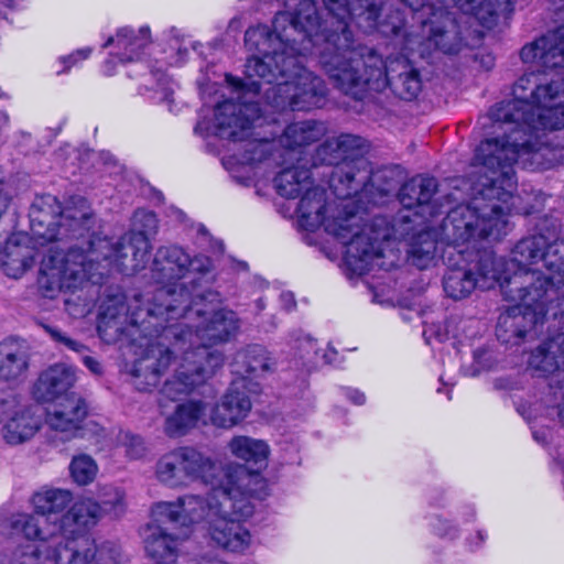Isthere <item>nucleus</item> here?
<instances>
[{"instance_id": "1", "label": "nucleus", "mask_w": 564, "mask_h": 564, "mask_svg": "<svg viewBox=\"0 0 564 564\" xmlns=\"http://www.w3.org/2000/svg\"><path fill=\"white\" fill-rule=\"evenodd\" d=\"M490 120L495 135L481 141L474 156L471 200L451 209L442 226L449 245L443 289L456 301L468 297L476 289L489 290L499 284L503 267V258L488 251L467 259V249L462 247L485 238L500 239L510 230L512 212L529 215L539 212L544 204V194L536 193L529 206L518 205L521 198L513 196L517 185L513 164L521 162L524 167L549 169L555 160L547 145L536 143L513 126Z\"/></svg>"}, {"instance_id": "2", "label": "nucleus", "mask_w": 564, "mask_h": 564, "mask_svg": "<svg viewBox=\"0 0 564 564\" xmlns=\"http://www.w3.org/2000/svg\"><path fill=\"white\" fill-rule=\"evenodd\" d=\"M288 1L284 0V10L274 15L272 29L259 24L246 31V47L253 53L245 65L246 78L226 76V82L239 94V100L218 104L212 122L205 119L197 122L196 134L203 138L213 134L234 142L251 137L252 130L262 127L267 119L261 117L258 102L248 99L249 94L264 91L267 106L278 112L310 111L325 104V82L300 61L306 55L315 56L317 47L305 48L301 32L288 28L291 22L278 28V17L291 10ZM313 1L319 14L316 0Z\"/></svg>"}, {"instance_id": "3", "label": "nucleus", "mask_w": 564, "mask_h": 564, "mask_svg": "<svg viewBox=\"0 0 564 564\" xmlns=\"http://www.w3.org/2000/svg\"><path fill=\"white\" fill-rule=\"evenodd\" d=\"M171 297L162 325L131 343L134 360L127 365V372L138 390L147 391L156 388L180 360L162 388V393L174 400L205 384L223 367V352L208 346L228 341L238 333L240 321L234 311L217 307V292L207 291L195 299L181 292L180 299Z\"/></svg>"}, {"instance_id": "4", "label": "nucleus", "mask_w": 564, "mask_h": 564, "mask_svg": "<svg viewBox=\"0 0 564 564\" xmlns=\"http://www.w3.org/2000/svg\"><path fill=\"white\" fill-rule=\"evenodd\" d=\"M520 57L543 72L524 73L513 85V98L495 105L488 118L540 143L544 131L564 129V24L525 44Z\"/></svg>"}, {"instance_id": "5", "label": "nucleus", "mask_w": 564, "mask_h": 564, "mask_svg": "<svg viewBox=\"0 0 564 564\" xmlns=\"http://www.w3.org/2000/svg\"><path fill=\"white\" fill-rule=\"evenodd\" d=\"M499 285L505 300L516 303L499 317V328L522 338L542 322L547 306L564 297V240L551 243L542 235L520 240L512 258L503 259Z\"/></svg>"}, {"instance_id": "6", "label": "nucleus", "mask_w": 564, "mask_h": 564, "mask_svg": "<svg viewBox=\"0 0 564 564\" xmlns=\"http://www.w3.org/2000/svg\"><path fill=\"white\" fill-rule=\"evenodd\" d=\"M328 18L318 17L313 0H289L291 10L276 19L278 28L291 22L290 30L300 31L305 39V48L317 47L315 57L322 66V53L327 52L335 59L351 56L367 58L366 46L357 45L351 25L365 33L379 31L386 36L405 34V20L400 10H389L383 21L379 17L383 0H323Z\"/></svg>"}, {"instance_id": "7", "label": "nucleus", "mask_w": 564, "mask_h": 564, "mask_svg": "<svg viewBox=\"0 0 564 564\" xmlns=\"http://www.w3.org/2000/svg\"><path fill=\"white\" fill-rule=\"evenodd\" d=\"M94 224L91 213L89 229L84 236L74 237L89 238L86 250L78 246L70 247L67 252L51 248L43 258L37 280L43 296L54 299L61 292L83 289L88 282L97 284L104 275L100 269H115L130 275L145 268L151 246L144 234L128 232L111 242L106 237L89 234Z\"/></svg>"}, {"instance_id": "8", "label": "nucleus", "mask_w": 564, "mask_h": 564, "mask_svg": "<svg viewBox=\"0 0 564 564\" xmlns=\"http://www.w3.org/2000/svg\"><path fill=\"white\" fill-rule=\"evenodd\" d=\"M299 223L305 230H324L346 247L345 264L357 275H364L375 268L390 270L398 257L387 253L382 243H389L391 229L382 217H376L371 225H361V217L347 204H326V192L311 186L301 197L297 207Z\"/></svg>"}, {"instance_id": "9", "label": "nucleus", "mask_w": 564, "mask_h": 564, "mask_svg": "<svg viewBox=\"0 0 564 564\" xmlns=\"http://www.w3.org/2000/svg\"><path fill=\"white\" fill-rule=\"evenodd\" d=\"M189 267L191 257L182 247H160L151 271L155 282L163 285L148 300L147 307L142 306L141 295L133 296L129 302L123 294L108 296L100 306L97 326L100 338L107 344H131L152 327L162 325L171 295L180 299L181 292L188 294L183 288L178 291L171 289L170 284L185 278Z\"/></svg>"}, {"instance_id": "10", "label": "nucleus", "mask_w": 564, "mask_h": 564, "mask_svg": "<svg viewBox=\"0 0 564 564\" xmlns=\"http://www.w3.org/2000/svg\"><path fill=\"white\" fill-rule=\"evenodd\" d=\"M31 236L11 237L6 246L2 260L4 273L13 279L21 278L34 264V248L56 240L84 236L91 223L90 205L82 196H73L62 208L53 195L34 199L29 212Z\"/></svg>"}, {"instance_id": "11", "label": "nucleus", "mask_w": 564, "mask_h": 564, "mask_svg": "<svg viewBox=\"0 0 564 564\" xmlns=\"http://www.w3.org/2000/svg\"><path fill=\"white\" fill-rule=\"evenodd\" d=\"M322 69L338 90L355 99L389 86L399 98L413 100L422 88L417 69L406 58L384 63L375 51H369L367 58L351 56L340 61L323 52Z\"/></svg>"}, {"instance_id": "12", "label": "nucleus", "mask_w": 564, "mask_h": 564, "mask_svg": "<svg viewBox=\"0 0 564 564\" xmlns=\"http://www.w3.org/2000/svg\"><path fill=\"white\" fill-rule=\"evenodd\" d=\"M220 494L219 503L214 506V517L208 521V535L216 546L243 554L253 544V535L247 528L254 513L253 499H262L267 495V481L241 466H235L227 470Z\"/></svg>"}, {"instance_id": "13", "label": "nucleus", "mask_w": 564, "mask_h": 564, "mask_svg": "<svg viewBox=\"0 0 564 564\" xmlns=\"http://www.w3.org/2000/svg\"><path fill=\"white\" fill-rule=\"evenodd\" d=\"M327 133L322 121L304 120L289 124L281 135L284 150L267 138L248 140L241 153L223 159L224 166L231 176L243 185L267 177L280 163L302 158V149L319 141Z\"/></svg>"}, {"instance_id": "14", "label": "nucleus", "mask_w": 564, "mask_h": 564, "mask_svg": "<svg viewBox=\"0 0 564 564\" xmlns=\"http://www.w3.org/2000/svg\"><path fill=\"white\" fill-rule=\"evenodd\" d=\"M509 0H436L417 15L422 23L425 41L422 53L432 47L443 54H458L466 45L465 34L457 20L448 11L453 4L468 20H475L480 25L490 29L498 19L500 11L508 7Z\"/></svg>"}, {"instance_id": "15", "label": "nucleus", "mask_w": 564, "mask_h": 564, "mask_svg": "<svg viewBox=\"0 0 564 564\" xmlns=\"http://www.w3.org/2000/svg\"><path fill=\"white\" fill-rule=\"evenodd\" d=\"M215 470L210 456L193 446H180L158 458L154 478L170 489H182L196 481L214 485Z\"/></svg>"}, {"instance_id": "16", "label": "nucleus", "mask_w": 564, "mask_h": 564, "mask_svg": "<svg viewBox=\"0 0 564 564\" xmlns=\"http://www.w3.org/2000/svg\"><path fill=\"white\" fill-rule=\"evenodd\" d=\"M213 490L206 496L185 494L174 501H158L151 507V517L154 521H167L184 527L198 523L204 519L214 517L216 508L221 499L220 491L225 486V478L214 482Z\"/></svg>"}, {"instance_id": "17", "label": "nucleus", "mask_w": 564, "mask_h": 564, "mask_svg": "<svg viewBox=\"0 0 564 564\" xmlns=\"http://www.w3.org/2000/svg\"><path fill=\"white\" fill-rule=\"evenodd\" d=\"M87 413L86 402L79 395L72 393L58 399L46 411L45 424L48 427L50 442L57 445L75 438Z\"/></svg>"}, {"instance_id": "18", "label": "nucleus", "mask_w": 564, "mask_h": 564, "mask_svg": "<svg viewBox=\"0 0 564 564\" xmlns=\"http://www.w3.org/2000/svg\"><path fill=\"white\" fill-rule=\"evenodd\" d=\"M63 541L55 543L54 561L56 564H88L94 560L102 564H116L120 561V552L112 545H102L97 549L87 531H77L74 534H63Z\"/></svg>"}, {"instance_id": "19", "label": "nucleus", "mask_w": 564, "mask_h": 564, "mask_svg": "<svg viewBox=\"0 0 564 564\" xmlns=\"http://www.w3.org/2000/svg\"><path fill=\"white\" fill-rule=\"evenodd\" d=\"M253 391L256 389L248 387L243 378H235L212 408L209 423L224 430H230L242 423L252 409L249 394Z\"/></svg>"}, {"instance_id": "20", "label": "nucleus", "mask_w": 564, "mask_h": 564, "mask_svg": "<svg viewBox=\"0 0 564 564\" xmlns=\"http://www.w3.org/2000/svg\"><path fill=\"white\" fill-rule=\"evenodd\" d=\"M151 41V33L149 26H141L138 30H134L129 26H123L117 30L115 36H110L107 42L104 44L105 47L112 46V51L110 52L111 58L105 63V73L107 75H112V69L110 68V64L113 58H117L120 63H132L134 70L139 72L141 69L148 68L150 70V65H144L142 62H139V56L141 52L145 48V46ZM160 63L159 59L154 61L155 67ZM153 66V64H151Z\"/></svg>"}, {"instance_id": "21", "label": "nucleus", "mask_w": 564, "mask_h": 564, "mask_svg": "<svg viewBox=\"0 0 564 564\" xmlns=\"http://www.w3.org/2000/svg\"><path fill=\"white\" fill-rule=\"evenodd\" d=\"M227 449L232 457L243 462L245 465H241V467L248 473L262 477L261 471L268 467L271 453L265 441L248 435H235L228 441ZM235 466H240V464L226 466L223 478L226 477L227 470Z\"/></svg>"}, {"instance_id": "22", "label": "nucleus", "mask_w": 564, "mask_h": 564, "mask_svg": "<svg viewBox=\"0 0 564 564\" xmlns=\"http://www.w3.org/2000/svg\"><path fill=\"white\" fill-rule=\"evenodd\" d=\"M167 521H154L151 517L143 532V545L145 554L156 564H174L180 555L181 539L166 531L161 523Z\"/></svg>"}, {"instance_id": "23", "label": "nucleus", "mask_w": 564, "mask_h": 564, "mask_svg": "<svg viewBox=\"0 0 564 564\" xmlns=\"http://www.w3.org/2000/svg\"><path fill=\"white\" fill-rule=\"evenodd\" d=\"M274 362L268 350L260 345H250L236 352L231 367L235 378H243L252 389L257 387L252 378L261 377L272 370Z\"/></svg>"}, {"instance_id": "24", "label": "nucleus", "mask_w": 564, "mask_h": 564, "mask_svg": "<svg viewBox=\"0 0 564 564\" xmlns=\"http://www.w3.org/2000/svg\"><path fill=\"white\" fill-rule=\"evenodd\" d=\"M206 403L202 400H187L178 403L174 411L165 416L163 431L171 437H182L195 429L199 422L207 424L205 419Z\"/></svg>"}, {"instance_id": "25", "label": "nucleus", "mask_w": 564, "mask_h": 564, "mask_svg": "<svg viewBox=\"0 0 564 564\" xmlns=\"http://www.w3.org/2000/svg\"><path fill=\"white\" fill-rule=\"evenodd\" d=\"M365 148L366 141L361 137L344 133L327 139L317 148L314 164L337 165L343 161L357 158L364 152Z\"/></svg>"}, {"instance_id": "26", "label": "nucleus", "mask_w": 564, "mask_h": 564, "mask_svg": "<svg viewBox=\"0 0 564 564\" xmlns=\"http://www.w3.org/2000/svg\"><path fill=\"white\" fill-rule=\"evenodd\" d=\"M75 379L73 368L54 365L40 375L33 388V395L41 402L54 401L72 388Z\"/></svg>"}, {"instance_id": "27", "label": "nucleus", "mask_w": 564, "mask_h": 564, "mask_svg": "<svg viewBox=\"0 0 564 564\" xmlns=\"http://www.w3.org/2000/svg\"><path fill=\"white\" fill-rule=\"evenodd\" d=\"M285 164L290 165L274 177V187L282 197L295 198L312 186L311 172L304 158H297L296 164L294 161H288Z\"/></svg>"}, {"instance_id": "28", "label": "nucleus", "mask_w": 564, "mask_h": 564, "mask_svg": "<svg viewBox=\"0 0 564 564\" xmlns=\"http://www.w3.org/2000/svg\"><path fill=\"white\" fill-rule=\"evenodd\" d=\"M102 517V509L90 498L77 500L61 519L58 531L63 534H74L79 531H87L97 524Z\"/></svg>"}, {"instance_id": "29", "label": "nucleus", "mask_w": 564, "mask_h": 564, "mask_svg": "<svg viewBox=\"0 0 564 564\" xmlns=\"http://www.w3.org/2000/svg\"><path fill=\"white\" fill-rule=\"evenodd\" d=\"M41 427V417L31 409H21L8 415L2 427V437L10 445L31 440Z\"/></svg>"}, {"instance_id": "30", "label": "nucleus", "mask_w": 564, "mask_h": 564, "mask_svg": "<svg viewBox=\"0 0 564 564\" xmlns=\"http://www.w3.org/2000/svg\"><path fill=\"white\" fill-rule=\"evenodd\" d=\"M435 192L434 178L416 176L403 184L399 192V199L403 207L412 209L429 204Z\"/></svg>"}, {"instance_id": "31", "label": "nucleus", "mask_w": 564, "mask_h": 564, "mask_svg": "<svg viewBox=\"0 0 564 564\" xmlns=\"http://www.w3.org/2000/svg\"><path fill=\"white\" fill-rule=\"evenodd\" d=\"M175 83L166 75L162 67L150 66V73L142 75L140 91H153L151 98L154 102H165L171 106L173 101ZM172 110V107H169Z\"/></svg>"}, {"instance_id": "32", "label": "nucleus", "mask_w": 564, "mask_h": 564, "mask_svg": "<svg viewBox=\"0 0 564 564\" xmlns=\"http://www.w3.org/2000/svg\"><path fill=\"white\" fill-rule=\"evenodd\" d=\"M437 252L436 234L433 230H424L412 238L408 250V261L423 270L435 259Z\"/></svg>"}, {"instance_id": "33", "label": "nucleus", "mask_w": 564, "mask_h": 564, "mask_svg": "<svg viewBox=\"0 0 564 564\" xmlns=\"http://www.w3.org/2000/svg\"><path fill=\"white\" fill-rule=\"evenodd\" d=\"M47 518L43 517L41 513L35 514H26L21 513L17 514L11 520V527L14 530L21 531L24 536L29 540H41L45 541L51 538L59 539L56 535V531L58 528L56 524H53L51 530L43 528L42 525L46 523Z\"/></svg>"}, {"instance_id": "34", "label": "nucleus", "mask_w": 564, "mask_h": 564, "mask_svg": "<svg viewBox=\"0 0 564 564\" xmlns=\"http://www.w3.org/2000/svg\"><path fill=\"white\" fill-rule=\"evenodd\" d=\"M73 500L67 489H46L36 492L32 502L36 513L50 519L51 516L63 511Z\"/></svg>"}, {"instance_id": "35", "label": "nucleus", "mask_w": 564, "mask_h": 564, "mask_svg": "<svg viewBox=\"0 0 564 564\" xmlns=\"http://www.w3.org/2000/svg\"><path fill=\"white\" fill-rule=\"evenodd\" d=\"M29 367L26 356L21 350H13L0 344V381H18Z\"/></svg>"}, {"instance_id": "36", "label": "nucleus", "mask_w": 564, "mask_h": 564, "mask_svg": "<svg viewBox=\"0 0 564 564\" xmlns=\"http://www.w3.org/2000/svg\"><path fill=\"white\" fill-rule=\"evenodd\" d=\"M43 328L44 330L51 336V338L53 340H55L56 343L58 344H62L64 345L66 348L73 350V351H76L82 356V361L83 364L94 373V375H100L102 372V367L100 365V362L89 356V355H85L84 352L87 350V348L72 339L70 337L66 336L65 334H63L59 329H57L56 327H53V326H50V325H43Z\"/></svg>"}, {"instance_id": "37", "label": "nucleus", "mask_w": 564, "mask_h": 564, "mask_svg": "<svg viewBox=\"0 0 564 564\" xmlns=\"http://www.w3.org/2000/svg\"><path fill=\"white\" fill-rule=\"evenodd\" d=\"M69 473L77 485L86 486L95 480L98 474V465L91 456L80 454L73 457L69 464Z\"/></svg>"}, {"instance_id": "38", "label": "nucleus", "mask_w": 564, "mask_h": 564, "mask_svg": "<svg viewBox=\"0 0 564 564\" xmlns=\"http://www.w3.org/2000/svg\"><path fill=\"white\" fill-rule=\"evenodd\" d=\"M98 497L102 509V516L105 513H111L113 516H120L124 511V494L118 487L111 485H105L99 488Z\"/></svg>"}, {"instance_id": "39", "label": "nucleus", "mask_w": 564, "mask_h": 564, "mask_svg": "<svg viewBox=\"0 0 564 564\" xmlns=\"http://www.w3.org/2000/svg\"><path fill=\"white\" fill-rule=\"evenodd\" d=\"M117 443L119 447L123 448L126 457L130 460L142 459L149 453L143 437L128 431H121L118 434Z\"/></svg>"}, {"instance_id": "40", "label": "nucleus", "mask_w": 564, "mask_h": 564, "mask_svg": "<svg viewBox=\"0 0 564 564\" xmlns=\"http://www.w3.org/2000/svg\"><path fill=\"white\" fill-rule=\"evenodd\" d=\"M171 53L165 57V64L171 66L181 65L188 55L189 42L186 41L182 32L176 28H171L167 32Z\"/></svg>"}, {"instance_id": "41", "label": "nucleus", "mask_w": 564, "mask_h": 564, "mask_svg": "<svg viewBox=\"0 0 564 564\" xmlns=\"http://www.w3.org/2000/svg\"><path fill=\"white\" fill-rule=\"evenodd\" d=\"M132 224L134 229L131 232H142L148 239V236L154 234L158 228L155 214L145 209H138L133 214Z\"/></svg>"}, {"instance_id": "42", "label": "nucleus", "mask_w": 564, "mask_h": 564, "mask_svg": "<svg viewBox=\"0 0 564 564\" xmlns=\"http://www.w3.org/2000/svg\"><path fill=\"white\" fill-rule=\"evenodd\" d=\"M297 349L301 352V358H306L308 362L316 364L318 361V350L316 343L310 336H303L299 339Z\"/></svg>"}, {"instance_id": "43", "label": "nucleus", "mask_w": 564, "mask_h": 564, "mask_svg": "<svg viewBox=\"0 0 564 564\" xmlns=\"http://www.w3.org/2000/svg\"><path fill=\"white\" fill-rule=\"evenodd\" d=\"M90 53H91V48L86 47V48L77 50L76 52H74L67 56L59 57V62L65 65L63 72L68 70L72 66H75L78 62L87 59L89 57ZM58 73H62V70H59Z\"/></svg>"}, {"instance_id": "44", "label": "nucleus", "mask_w": 564, "mask_h": 564, "mask_svg": "<svg viewBox=\"0 0 564 564\" xmlns=\"http://www.w3.org/2000/svg\"><path fill=\"white\" fill-rule=\"evenodd\" d=\"M212 270V260L206 256H195L191 258L189 272L195 271L198 273H206Z\"/></svg>"}, {"instance_id": "45", "label": "nucleus", "mask_w": 564, "mask_h": 564, "mask_svg": "<svg viewBox=\"0 0 564 564\" xmlns=\"http://www.w3.org/2000/svg\"><path fill=\"white\" fill-rule=\"evenodd\" d=\"M343 394L356 405H362L366 402V395L364 392L352 389V388H343Z\"/></svg>"}, {"instance_id": "46", "label": "nucleus", "mask_w": 564, "mask_h": 564, "mask_svg": "<svg viewBox=\"0 0 564 564\" xmlns=\"http://www.w3.org/2000/svg\"><path fill=\"white\" fill-rule=\"evenodd\" d=\"M404 2L416 15L424 12L430 4L436 3V0H401Z\"/></svg>"}, {"instance_id": "47", "label": "nucleus", "mask_w": 564, "mask_h": 564, "mask_svg": "<svg viewBox=\"0 0 564 564\" xmlns=\"http://www.w3.org/2000/svg\"><path fill=\"white\" fill-rule=\"evenodd\" d=\"M280 299L285 310H291L295 306V300L292 293L284 292L280 295Z\"/></svg>"}, {"instance_id": "48", "label": "nucleus", "mask_w": 564, "mask_h": 564, "mask_svg": "<svg viewBox=\"0 0 564 564\" xmlns=\"http://www.w3.org/2000/svg\"><path fill=\"white\" fill-rule=\"evenodd\" d=\"M65 306L69 314L76 316V315H84L87 312V308L84 306L80 310L74 308L73 303L70 299L65 300Z\"/></svg>"}, {"instance_id": "49", "label": "nucleus", "mask_w": 564, "mask_h": 564, "mask_svg": "<svg viewBox=\"0 0 564 564\" xmlns=\"http://www.w3.org/2000/svg\"><path fill=\"white\" fill-rule=\"evenodd\" d=\"M9 402L0 401V422L3 421V416L8 415Z\"/></svg>"}, {"instance_id": "50", "label": "nucleus", "mask_w": 564, "mask_h": 564, "mask_svg": "<svg viewBox=\"0 0 564 564\" xmlns=\"http://www.w3.org/2000/svg\"><path fill=\"white\" fill-rule=\"evenodd\" d=\"M9 122V116L7 112L0 110V129L6 127Z\"/></svg>"}, {"instance_id": "51", "label": "nucleus", "mask_w": 564, "mask_h": 564, "mask_svg": "<svg viewBox=\"0 0 564 564\" xmlns=\"http://www.w3.org/2000/svg\"><path fill=\"white\" fill-rule=\"evenodd\" d=\"M257 306L259 311H262L264 308L265 304L263 303L262 299H259L257 301Z\"/></svg>"}, {"instance_id": "52", "label": "nucleus", "mask_w": 564, "mask_h": 564, "mask_svg": "<svg viewBox=\"0 0 564 564\" xmlns=\"http://www.w3.org/2000/svg\"><path fill=\"white\" fill-rule=\"evenodd\" d=\"M477 535H478V539H479L480 541H484V540H485V536H484L482 532H478V534H477Z\"/></svg>"}, {"instance_id": "53", "label": "nucleus", "mask_w": 564, "mask_h": 564, "mask_svg": "<svg viewBox=\"0 0 564 564\" xmlns=\"http://www.w3.org/2000/svg\"><path fill=\"white\" fill-rule=\"evenodd\" d=\"M346 176H347V178H348L349 181H351V180H352V175H350L349 173H346Z\"/></svg>"}, {"instance_id": "54", "label": "nucleus", "mask_w": 564, "mask_h": 564, "mask_svg": "<svg viewBox=\"0 0 564 564\" xmlns=\"http://www.w3.org/2000/svg\"><path fill=\"white\" fill-rule=\"evenodd\" d=\"M323 358L326 359L325 362H329V360L327 359V355L326 354L323 355Z\"/></svg>"}, {"instance_id": "55", "label": "nucleus", "mask_w": 564, "mask_h": 564, "mask_svg": "<svg viewBox=\"0 0 564 564\" xmlns=\"http://www.w3.org/2000/svg\"><path fill=\"white\" fill-rule=\"evenodd\" d=\"M216 564H225V563L218 562V563H216Z\"/></svg>"}]
</instances>
